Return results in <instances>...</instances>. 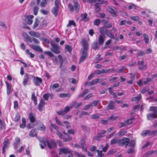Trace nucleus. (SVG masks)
Segmentation results:
<instances>
[{
    "label": "nucleus",
    "instance_id": "obj_1",
    "mask_svg": "<svg viewBox=\"0 0 157 157\" xmlns=\"http://www.w3.org/2000/svg\"><path fill=\"white\" fill-rule=\"evenodd\" d=\"M83 47L81 49V56L80 57L79 63L83 61L88 56L87 51L88 49L89 46L87 41L85 38H83L82 40Z\"/></svg>",
    "mask_w": 157,
    "mask_h": 157
},
{
    "label": "nucleus",
    "instance_id": "obj_2",
    "mask_svg": "<svg viewBox=\"0 0 157 157\" xmlns=\"http://www.w3.org/2000/svg\"><path fill=\"white\" fill-rule=\"evenodd\" d=\"M149 110L153 111V113L147 114L148 120H151L152 119L157 118V107L151 106Z\"/></svg>",
    "mask_w": 157,
    "mask_h": 157
},
{
    "label": "nucleus",
    "instance_id": "obj_3",
    "mask_svg": "<svg viewBox=\"0 0 157 157\" xmlns=\"http://www.w3.org/2000/svg\"><path fill=\"white\" fill-rule=\"evenodd\" d=\"M50 44L52 47L50 49L51 51L56 54H58L60 53V47L58 45L53 43L52 42H51Z\"/></svg>",
    "mask_w": 157,
    "mask_h": 157
},
{
    "label": "nucleus",
    "instance_id": "obj_4",
    "mask_svg": "<svg viewBox=\"0 0 157 157\" xmlns=\"http://www.w3.org/2000/svg\"><path fill=\"white\" fill-rule=\"evenodd\" d=\"M74 6H73L71 4L68 5V8L72 12L75 9L76 12H78L79 10V8L78 6V3L77 0L74 1Z\"/></svg>",
    "mask_w": 157,
    "mask_h": 157
},
{
    "label": "nucleus",
    "instance_id": "obj_5",
    "mask_svg": "<svg viewBox=\"0 0 157 157\" xmlns=\"http://www.w3.org/2000/svg\"><path fill=\"white\" fill-rule=\"evenodd\" d=\"M59 2L58 0L55 1V6L52 10V12L55 17L57 16L59 9Z\"/></svg>",
    "mask_w": 157,
    "mask_h": 157
},
{
    "label": "nucleus",
    "instance_id": "obj_6",
    "mask_svg": "<svg viewBox=\"0 0 157 157\" xmlns=\"http://www.w3.org/2000/svg\"><path fill=\"white\" fill-rule=\"evenodd\" d=\"M129 141V138L124 137L119 140L118 145L121 146L125 145V146H127L128 144Z\"/></svg>",
    "mask_w": 157,
    "mask_h": 157
},
{
    "label": "nucleus",
    "instance_id": "obj_7",
    "mask_svg": "<svg viewBox=\"0 0 157 157\" xmlns=\"http://www.w3.org/2000/svg\"><path fill=\"white\" fill-rule=\"evenodd\" d=\"M56 134L60 138L63 139V141L64 142L68 141L72 139L71 137H67L66 136H64L59 131H57V132H56Z\"/></svg>",
    "mask_w": 157,
    "mask_h": 157
},
{
    "label": "nucleus",
    "instance_id": "obj_8",
    "mask_svg": "<svg viewBox=\"0 0 157 157\" xmlns=\"http://www.w3.org/2000/svg\"><path fill=\"white\" fill-rule=\"evenodd\" d=\"M102 79L100 78H96L94 79L89 82H86L85 83V86H90L96 84L98 82H101L102 81Z\"/></svg>",
    "mask_w": 157,
    "mask_h": 157
},
{
    "label": "nucleus",
    "instance_id": "obj_9",
    "mask_svg": "<svg viewBox=\"0 0 157 157\" xmlns=\"http://www.w3.org/2000/svg\"><path fill=\"white\" fill-rule=\"evenodd\" d=\"M46 143L47 144V145L48 147L50 149L56 147V143L55 141L53 140L47 141H46Z\"/></svg>",
    "mask_w": 157,
    "mask_h": 157
},
{
    "label": "nucleus",
    "instance_id": "obj_10",
    "mask_svg": "<svg viewBox=\"0 0 157 157\" xmlns=\"http://www.w3.org/2000/svg\"><path fill=\"white\" fill-rule=\"evenodd\" d=\"M34 79L33 80V82L36 86H40V83L42 82V79L38 77H33Z\"/></svg>",
    "mask_w": 157,
    "mask_h": 157
},
{
    "label": "nucleus",
    "instance_id": "obj_11",
    "mask_svg": "<svg viewBox=\"0 0 157 157\" xmlns=\"http://www.w3.org/2000/svg\"><path fill=\"white\" fill-rule=\"evenodd\" d=\"M70 108L69 106H66L63 110H61L59 111H57V113L59 115H63L69 111Z\"/></svg>",
    "mask_w": 157,
    "mask_h": 157
},
{
    "label": "nucleus",
    "instance_id": "obj_12",
    "mask_svg": "<svg viewBox=\"0 0 157 157\" xmlns=\"http://www.w3.org/2000/svg\"><path fill=\"white\" fill-rule=\"evenodd\" d=\"M72 151L69 150L68 148H60L59 149V155L63 154H66L68 153L71 152Z\"/></svg>",
    "mask_w": 157,
    "mask_h": 157
},
{
    "label": "nucleus",
    "instance_id": "obj_13",
    "mask_svg": "<svg viewBox=\"0 0 157 157\" xmlns=\"http://www.w3.org/2000/svg\"><path fill=\"white\" fill-rule=\"evenodd\" d=\"M137 64L139 66V69L141 70L145 69L147 67V65L144 64V61L143 60L139 61Z\"/></svg>",
    "mask_w": 157,
    "mask_h": 157
},
{
    "label": "nucleus",
    "instance_id": "obj_14",
    "mask_svg": "<svg viewBox=\"0 0 157 157\" xmlns=\"http://www.w3.org/2000/svg\"><path fill=\"white\" fill-rule=\"evenodd\" d=\"M29 47L33 50L38 52H41L42 51V49L39 45H35L32 44H30L29 45Z\"/></svg>",
    "mask_w": 157,
    "mask_h": 157
},
{
    "label": "nucleus",
    "instance_id": "obj_15",
    "mask_svg": "<svg viewBox=\"0 0 157 157\" xmlns=\"http://www.w3.org/2000/svg\"><path fill=\"white\" fill-rule=\"evenodd\" d=\"M106 132V131L105 130H102L101 132L98 133L97 136L94 137L93 139L96 140H98L99 138L103 137L104 136V134Z\"/></svg>",
    "mask_w": 157,
    "mask_h": 157
},
{
    "label": "nucleus",
    "instance_id": "obj_16",
    "mask_svg": "<svg viewBox=\"0 0 157 157\" xmlns=\"http://www.w3.org/2000/svg\"><path fill=\"white\" fill-rule=\"evenodd\" d=\"M114 102L112 101H109V103L107 106V109L110 110H114L116 109V106L114 105Z\"/></svg>",
    "mask_w": 157,
    "mask_h": 157
},
{
    "label": "nucleus",
    "instance_id": "obj_17",
    "mask_svg": "<svg viewBox=\"0 0 157 157\" xmlns=\"http://www.w3.org/2000/svg\"><path fill=\"white\" fill-rule=\"evenodd\" d=\"M105 39L104 35L100 34L98 36V42L100 45H102L103 44Z\"/></svg>",
    "mask_w": 157,
    "mask_h": 157
},
{
    "label": "nucleus",
    "instance_id": "obj_18",
    "mask_svg": "<svg viewBox=\"0 0 157 157\" xmlns=\"http://www.w3.org/2000/svg\"><path fill=\"white\" fill-rule=\"evenodd\" d=\"M10 144V142L9 140H7L4 141V146L2 148V154H4L5 152V150L6 149L8 148L9 144Z\"/></svg>",
    "mask_w": 157,
    "mask_h": 157
},
{
    "label": "nucleus",
    "instance_id": "obj_19",
    "mask_svg": "<svg viewBox=\"0 0 157 157\" xmlns=\"http://www.w3.org/2000/svg\"><path fill=\"white\" fill-rule=\"evenodd\" d=\"M108 37L112 39H117V38L114 36L112 32V30H111L107 29L106 31V32L105 34Z\"/></svg>",
    "mask_w": 157,
    "mask_h": 157
},
{
    "label": "nucleus",
    "instance_id": "obj_20",
    "mask_svg": "<svg viewBox=\"0 0 157 157\" xmlns=\"http://www.w3.org/2000/svg\"><path fill=\"white\" fill-rule=\"evenodd\" d=\"M20 142V138L18 137H16L15 139L13 144V148L15 149H16L17 148Z\"/></svg>",
    "mask_w": 157,
    "mask_h": 157
},
{
    "label": "nucleus",
    "instance_id": "obj_21",
    "mask_svg": "<svg viewBox=\"0 0 157 157\" xmlns=\"http://www.w3.org/2000/svg\"><path fill=\"white\" fill-rule=\"evenodd\" d=\"M30 79V77L28 74L25 73V74L24 80L23 81V84L24 86H26Z\"/></svg>",
    "mask_w": 157,
    "mask_h": 157
},
{
    "label": "nucleus",
    "instance_id": "obj_22",
    "mask_svg": "<svg viewBox=\"0 0 157 157\" xmlns=\"http://www.w3.org/2000/svg\"><path fill=\"white\" fill-rule=\"evenodd\" d=\"M87 15L86 13L82 14L80 15V17L81 20L87 22L89 21V18L87 17Z\"/></svg>",
    "mask_w": 157,
    "mask_h": 157
},
{
    "label": "nucleus",
    "instance_id": "obj_23",
    "mask_svg": "<svg viewBox=\"0 0 157 157\" xmlns=\"http://www.w3.org/2000/svg\"><path fill=\"white\" fill-rule=\"evenodd\" d=\"M29 34L31 36L38 38L40 36V34L38 32L33 31H29Z\"/></svg>",
    "mask_w": 157,
    "mask_h": 157
},
{
    "label": "nucleus",
    "instance_id": "obj_24",
    "mask_svg": "<svg viewBox=\"0 0 157 157\" xmlns=\"http://www.w3.org/2000/svg\"><path fill=\"white\" fill-rule=\"evenodd\" d=\"M29 118L31 123H33L36 121L34 115L32 113H29Z\"/></svg>",
    "mask_w": 157,
    "mask_h": 157
},
{
    "label": "nucleus",
    "instance_id": "obj_25",
    "mask_svg": "<svg viewBox=\"0 0 157 157\" xmlns=\"http://www.w3.org/2000/svg\"><path fill=\"white\" fill-rule=\"evenodd\" d=\"M44 102L43 100H41L38 105V108L39 110L41 111L42 110V109L44 106Z\"/></svg>",
    "mask_w": 157,
    "mask_h": 157
},
{
    "label": "nucleus",
    "instance_id": "obj_26",
    "mask_svg": "<svg viewBox=\"0 0 157 157\" xmlns=\"http://www.w3.org/2000/svg\"><path fill=\"white\" fill-rule=\"evenodd\" d=\"M23 36L24 38L27 41L30 43L32 42V39L26 33H24L23 34Z\"/></svg>",
    "mask_w": 157,
    "mask_h": 157
},
{
    "label": "nucleus",
    "instance_id": "obj_27",
    "mask_svg": "<svg viewBox=\"0 0 157 157\" xmlns=\"http://www.w3.org/2000/svg\"><path fill=\"white\" fill-rule=\"evenodd\" d=\"M99 30V33L101 34L104 35V34H105L107 29L105 27H102L100 28Z\"/></svg>",
    "mask_w": 157,
    "mask_h": 157
},
{
    "label": "nucleus",
    "instance_id": "obj_28",
    "mask_svg": "<svg viewBox=\"0 0 157 157\" xmlns=\"http://www.w3.org/2000/svg\"><path fill=\"white\" fill-rule=\"evenodd\" d=\"M108 11L109 13L113 15V16L114 17H116L117 16V12L115 11L111 8H109L108 9Z\"/></svg>",
    "mask_w": 157,
    "mask_h": 157
},
{
    "label": "nucleus",
    "instance_id": "obj_29",
    "mask_svg": "<svg viewBox=\"0 0 157 157\" xmlns=\"http://www.w3.org/2000/svg\"><path fill=\"white\" fill-rule=\"evenodd\" d=\"M92 47L94 49H98L99 48V44L97 42H95L92 44Z\"/></svg>",
    "mask_w": 157,
    "mask_h": 157
},
{
    "label": "nucleus",
    "instance_id": "obj_30",
    "mask_svg": "<svg viewBox=\"0 0 157 157\" xmlns=\"http://www.w3.org/2000/svg\"><path fill=\"white\" fill-rule=\"evenodd\" d=\"M6 89H7V94L8 95H9L11 92L12 89L10 87V86L9 83L6 82Z\"/></svg>",
    "mask_w": 157,
    "mask_h": 157
},
{
    "label": "nucleus",
    "instance_id": "obj_31",
    "mask_svg": "<svg viewBox=\"0 0 157 157\" xmlns=\"http://www.w3.org/2000/svg\"><path fill=\"white\" fill-rule=\"evenodd\" d=\"M82 105V103L81 102H79L77 103L76 102H73L71 105V108L74 107L75 108H77L78 107Z\"/></svg>",
    "mask_w": 157,
    "mask_h": 157
},
{
    "label": "nucleus",
    "instance_id": "obj_32",
    "mask_svg": "<svg viewBox=\"0 0 157 157\" xmlns=\"http://www.w3.org/2000/svg\"><path fill=\"white\" fill-rule=\"evenodd\" d=\"M22 123L20 125V127L21 128H24L26 125V120L25 118L23 117L22 119Z\"/></svg>",
    "mask_w": 157,
    "mask_h": 157
},
{
    "label": "nucleus",
    "instance_id": "obj_33",
    "mask_svg": "<svg viewBox=\"0 0 157 157\" xmlns=\"http://www.w3.org/2000/svg\"><path fill=\"white\" fill-rule=\"evenodd\" d=\"M141 94H139L137 96L133 97L132 99V101H139L141 99Z\"/></svg>",
    "mask_w": 157,
    "mask_h": 157
},
{
    "label": "nucleus",
    "instance_id": "obj_34",
    "mask_svg": "<svg viewBox=\"0 0 157 157\" xmlns=\"http://www.w3.org/2000/svg\"><path fill=\"white\" fill-rule=\"evenodd\" d=\"M119 118L118 116H115L114 115H112L110 117H108V120H112L115 121L117 120Z\"/></svg>",
    "mask_w": 157,
    "mask_h": 157
},
{
    "label": "nucleus",
    "instance_id": "obj_35",
    "mask_svg": "<svg viewBox=\"0 0 157 157\" xmlns=\"http://www.w3.org/2000/svg\"><path fill=\"white\" fill-rule=\"evenodd\" d=\"M119 139L114 138L111 140L110 142V144L111 145L116 143H118L119 144Z\"/></svg>",
    "mask_w": 157,
    "mask_h": 157
},
{
    "label": "nucleus",
    "instance_id": "obj_36",
    "mask_svg": "<svg viewBox=\"0 0 157 157\" xmlns=\"http://www.w3.org/2000/svg\"><path fill=\"white\" fill-rule=\"evenodd\" d=\"M100 4L99 3H96L95 4V11L98 12L100 10Z\"/></svg>",
    "mask_w": 157,
    "mask_h": 157
},
{
    "label": "nucleus",
    "instance_id": "obj_37",
    "mask_svg": "<svg viewBox=\"0 0 157 157\" xmlns=\"http://www.w3.org/2000/svg\"><path fill=\"white\" fill-rule=\"evenodd\" d=\"M128 144L130 147H134L136 145V140L133 139L131 140Z\"/></svg>",
    "mask_w": 157,
    "mask_h": 157
},
{
    "label": "nucleus",
    "instance_id": "obj_38",
    "mask_svg": "<svg viewBox=\"0 0 157 157\" xmlns=\"http://www.w3.org/2000/svg\"><path fill=\"white\" fill-rule=\"evenodd\" d=\"M150 131L149 130H145L142 132L141 134V135L144 137L146 136L148 134H149L150 136Z\"/></svg>",
    "mask_w": 157,
    "mask_h": 157
},
{
    "label": "nucleus",
    "instance_id": "obj_39",
    "mask_svg": "<svg viewBox=\"0 0 157 157\" xmlns=\"http://www.w3.org/2000/svg\"><path fill=\"white\" fill-rule=\"evenodd\" d=\"M40 23L39 20L38 19H36L33 25V28L35 29L39 25Z\"/></svg>",
    "mask_w": 157,
    "mask_h": 157
},
{
    "label": "nucleus",
    "instance_id": "obj_40",
    "mask_svg": "<svg viewBox=\"0 0 157 157\" xmlns=\"http://www.w3.org/2000/svg\"><path fill=\"white\" fill-rule=\"evenodd\" d=\"M143 36L144 37V40L146 44H147L149 42V38L148 35L145 33L143 34Z\"/></svg>",
    "mask_w": 157,
    "mask_h": 157
},
{
    "label": "nucleus",
    "instance_id": "obj_41",
    "mask_svg": "<svg viewBox=\"0 0 157 157\" xmlns=\"http://www.w3.org/2000/svg\"><path fill=\"white\" fill-rule=\"evenodd\" d=\"M108 89L109 90V92L110 95L113 96L114 98H116L117 97V96L115 92L112 91L111 90L112 88L110 87L108 88Z\"/></svg>",
    "mask_w": 157,
    "mask_h": 157
},
{
    "label": "nucleus",
    "instance_id": "obj_42",
    "mask_svg": "<svg viewBox=\"0 0 157 157\" xmlns=\"http://www.w3.org/2000/svg\"><path fill=\"white\" fill-rule=\"evenodd\" d=\"M47 3V0H42L40 3V6L42 7H45Z\"/></svg>",
    "mask_w": 157,
    "mask_h": 157
},
{
    "label": "nucleus",
    "instance_id": "obj_43",
    "mask_svg": "<svg viewBox=\"0 0 157 157\" xmlns=\"http://www.w3.org/2000/svg\"><path fill=\"white\" fill-rule=\"evenodd\" d=\"M59 97L61 98H64L66 97H70V95L69 94L62 93L59 94Z\"/></svg>",
    "mask_w": 157,
    "mask_h": 157
},
{
    "label": "nucleus",
    "instance_id": "obj_44",
    "mask_svg": "<svg viewBox=\"0 0 157 157\" xmlns=\"http://www.w3.org/2000/svg\"><path fill=\"white\" fill-rule=\"evenodd\" d=\"M59 86V84L57 83H56L53 84L52 85H51L50 87V89H51V88L54 89L56 88H57Z\"/></svg>",
    "mask_w": 157,
    "mask_h": 157
},
{
    "label": "nucleus",
    "instance_id": "obj_45",
    "mask_svg": "<svg viewBox=\"0 0 157 157\" xmlns=\"http://www.w3.org/2000/svg\"><path fill=\"white\" fill-rule=\"evenodd\" d=\"M58 57L59 58V61L60 63V67L61 68L63 63V59L62 58V56L60 55H58Z\"/></svg>",
    "mask_w": 157,
    "mask_h": 157
},
{
    "label": "nucleus",
    "instance_id": "obj_46",
    "mask_svg": "<svg viewBox=\"0 0 157 157\" xmlns=\"http://www.w3.org/2000/svg\"><path fill=\"white\" fill-rule=\"evenodd\" d=\"M133 118L132 117L130 118L127 121H125V123L127 125H129L131 124L132 122V121Z\"/></svg>",
    "mask_w": 157,
    "mask_h": 157
},
{
    "label": "nucleus",
    "instance_id": "obj_47",
    "mask_svg": "<svg viewBox=\"0 0 157 157\" xmlns=\"http://www.w3.org/2000/svg\"><path fill=\"white\" fill-rule=\"evenodd\" d=\"M29 136L31 137H34L36 136V132L35 130H32L30 132Z\"/></svg>",
    "mask_w": 157,
    "mask_h": 157
},
{
    "label": "nucleus",
    "instance_id": "obj_48",
    "mask_svg": "<svg viewBox=\"0 0 157 157\" xmlns=\"http://www.w3.org/2000/svg\"><path fill=\"white\" fill-rule=\"evenodd\" d=\"M127 132L126 131L122 130L120 131V132H119L117 133V135L118 136H123Z\"/></svg>",
    "mask_w": 157,
    "mask_h": 157
},
{
    "label": "nucleus",
    "instance_id": "obj_49",
    "mask_svg": "<svg viewBox=\"0 0 157 157\" xmlns=\"http://www.w3.org/2000/svg\"><path fill=\"white\" fill-rule=\"evenodd\" d=\"M71 25L75 26L76 24L75 21L73 20L70 21L69 22L68 24L67 25V26L68 27H69Z\"/></svg>",
    "mask_w": 157,
    "mask_h": 157
},
{
    "label": "nucleus",
    "instance_id": "obj_50",
    "mask_svg": "<svg viewBox=\"0 0 157 157\" xmlns=\"http://www.w3.org/2000/svg\"><path fill=\"white\" fill-rule=\"evenodd\" d=\"M39 9L38 7L37 6L34 7L33 9V14L34 15H36L37 14Z\"/></svg>",
    "mask_w": 157,
    "mask_h": 157
},
{
    "label": "nucleus",
    "instance_id": "obj_51",
    "mask_svg": "<svg viewBox=\"0 0 157 157\" xmlns=\"http://www.w3.org/2000/svg\"><path fill=\"white\" fill-rule=\"evenodd\" d=\"M49 96H51V97H52L53 96V95L52 94H46L43 95V97L45 100H48Z\"/></svg>",
    "mask_w": 157,
    "mask_h": 157
},
{
    "label": "nucleus",
    "instance_id": "obj_52",
    "mask_svg": "<svg viewBox=\"0 0 157 157\" xmlns=\"http://www.w3.org/2000/svg\"><path fill=\"white\" fill-rule=\"evenodd\" d=\"M100 20L99 19H96L94 20V25L98 26L100 24Z\"/></svg>",
    "mask_w": 157,
    "mask_h": 157
},
{
    "label": "nucleus",
    "instance_id": "obj_53",
    "mask_svg": "<svg viewBox=\"0 0 157 157\" xmlns=\"http://www.w3.org/2000/svg\"><path fill=\"white\" fill-rule=\"evenodd\" d=\"M44 53L47 54L51 57H53L54 56V55L50 51H45L44 52Z\"/></svg>",
    "mask_w": 157,
    "mask_h": 157
},
{
    "label": "nucleus",
    "instance_id": "obj_54",
    "mask_svg": "<svg viewBox=\"0 0 157 157\" xmlns=\"http://www.w3.org/2000/svg\"><path fill=\"white\" fill-rule=\"evenodd\" d=\"M99 116L97 114H93L91 116L90 118L93 119H96L99 118Z\"/></svg>",
    "mask_w": 157,
    "mask_h": 157
},
{
    "label": "nucleus",
    "instance_id": "obj_55",
    "mask_svg": "<svg viewBox=\"0 0 157 157\" xmlns=\"http://www.w3.org/2000/svg\"><path fill=\"white\" fill-rule=\"evenodd\" d=\"M137 8V6H136L135 4H132L130 5L128 7V9L130 10L132 9H136Z\"/></svg>",
    "mask_w": 157,
    "mask_h": 157
},
{
    "label": "nucleus",
    "instance_id": "obj_56",
    "mask_svg": "<svg viewBox=\"0 0 157 157\" xmlns=\"http://www.w3.org/2000/svg\"><path fill=\"white\" fill-rule=\"evenodd\" d=\"M32 99L33 100L34 102H36V104H37V99L36 97L35 96V94L34 93H33L32 94Z\"/></svg>",
    "mask_w": 157,
    "mask_h": 157
},
{
    "label": "nucleus",
    "instance_id": "obj_57",
    "mask_svg": "<svg viewBox=\"0 0 157 157\" xmlns=\"http://www.w3.org/2000/svg\"><path fill=\"white\" fill-rule=\"evenodd\" d=\"M5 128V124L0 120V129H4Z\"/></svg>",
    "mask_w": 157,
    "mask_h": 157
},
{
    "label": "nucleus",
    "instance_id": "obj_58",
    "mask_svg": "<svg viewBox=\"0 0 157 157\" xmlns=\"http://www.w3.org/2000/svg\"><path fill=\"white\" fill-rule=\"evenodd\" d=\"M125 69V67H123L117 70L116 71L115 70H114V71H115L118 73H121L123 72L124 70Z\"/></svg>",
    "mask_w": 157,
    "mask_h": 157
},
{
    "label": "nucleus",
    "instance_id": "obj_59",
    "mask_svg": "<svg viewBox=\"0 0 157 157\" xmlns=\"http://www.w3.org/2000/svg\"><path fill=\"white\" fill-rule=\"evenodd\" d=\"M130 18L131 20L135 21H137L140 19L139 17L138 16L130 17Z\"/></svg>",
    "mask_w": 157,
    "mask_h": 157
},
{
    "label": "nucleus",
    "instance_id": "obj_60",
    "mask_svg": "<svg viewBox=\"0 0 157 157\" xmlns=\"http://www.w3.org/2000/svg\"><path fill=\"white\" fill-rule=\"evenodd\" d=\"M65 49L69 52H70L71 51L72 48L71 46H70L66 45L65 46Z\"/></svg>",
    "mask_w": 157,
    "mask_h": 157
},
{
    "label": "nucleus",
    "instance_id": "obj_61",
    "mask_svg": "<svg viewBox=\"0 0 157 157\" xmlns=\"http://www.w3.org/2000/svg\"><path fill=\"white\" fill-rule=\"evenodd\" d=\"M51 126L52 128H54L56 129L57 131H57H58V127L55 124H53L52 123L51 124Z\"/></svg>",
    "mask_w": 157,
    "mask_h": 157
},
{
    "label": "nucleus",
    "instance_id": "obj_62",
    "mask_svg": "<svg viewBox=\"0 0 157 157\" xmlns=\"http://www.w3.org/2000/svg\"><path fill=\"white\" fill-rule=\"evenodd\" d=\"M55 120L56 123L59 125L62 126H63V123L61 122L57 118V117H55Z\"/></svg>",
    "mask_w": 157,
    "mask_h": 157
},
{
    "label": "nucleus",
    "instance_id": "obj_63",
    "mask_svg": "<svg viewBox=\"0 0 157 157\" xmlns=\"http://www.w3.org/2000/svg\"><path fill=\"white\" fill-rule=\"evenodd\" d=\"M89 113L86 111H82L79 115V118H81L82 115H89Z\"/></svg>",
    "mask_w": 157,
    "mask_h": 157
},
{
    "label": "nucleus",
    "instance_id": "obj_64",
    "mask_svg": "<svg viewBox=\"0 0 157 157\" xmlns=\"http://www.w3.org/2000/svg\"><path fill=\"white\" fill-rule=\"evenodd\" d=\"M39 128L40 130L42 131H44L45 130L46 127L45 126L42 124H41Z\"/></svg>",
    "mask_w": 157,
    "mask_h": 157
}]
</instances>
